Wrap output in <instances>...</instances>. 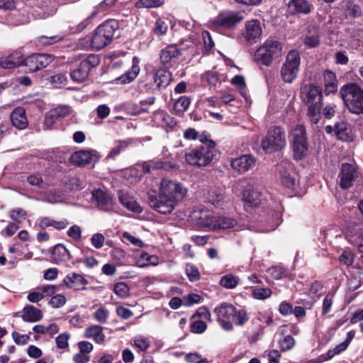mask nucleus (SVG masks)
<instances>
[{"label":"nucleus","mask_w":363,"mask_h":363,"mask_svg":"<svg viewBox=\"0 0 363 363\" xmlns=\"http://www.w3.org/2000/svg\"><path fill=\"white\" fill-rule=\"evenodd\" d=\"M231 84L235 86L239 90L242 95H243L242 91L246 88V83L243 76L242 75H235L230 81Z\"/></svg>","instance_id":"obj_58"},{"label":"nucleus","mask_w":363,"mask_h":363,"mask_svg":"<svg viewBox=\"0 0 363 363\" xmlns=\"http://www.w3.org/2000/svg\"><path fill=\"white\" fill-rule=\"evenodd\" d=\"M345 14L352 18H358L362 15V9L353 1H347L345 5Z\"/></svg>","instance_id":"obj_39"},{"label":"nucleus","mask_w":363,"mask_h":363,"mask_svg":"<svg viewBox=\"0 0 363 363\" xmlns=\"http://www.w3.org/2000/svg\"><path fill=\"white\" fill-rule=\"evenodd\" d=\"M237 225V220L230 217L218 216L216 218L215 230H227L234 228Z\"/></svg>","instance_id":"obj_38"},{"label":"nucleus","mask_w":363,"mask_h":363,"mask_svg":"<svg viewBox=\"0 0 363 363\" xmlns=\"http://www.w3.org/2000/svg\"><path fill=\"white\" fill-rule=\"evenodd\" d=\"M147 203L155 211L161 214H169L175 208L177 203L173 200L164 196L160 193H157L155 190H150L147 194Z\"/></svg>","instance_id":"obj_12"},{"label":"nucleus","mask_w":363,"mask_h":363,"mask_svg":"<svg viewBox=\"0 0 363 363\" xmlns=\"http://www.w3.org/2000/svg\"><path fill=\"white\" fill-rule=\"evenodd\" d=\"M206 80L210 86H216L222 82L227 81V74H220L217 71L211 70L206 73Z\"/></svg>","instance_id":"obj_37"},{"label":"nucleus","mask_w":363,"mask_h":363,"mask_svg":"<svg viewBox=\"0 0 363 363\" xmlns=\"http://www.w3.org/2000/svg\"><path fill=\"white\" fill-rule=\"evenodd\" d=\"M264 199L263 194L253 187L245 188L242 192V200L245 202V208H257Z\"/></svg>","instance_id":"obj_21"},{"label":"nucleus","mask_w":363,"mask_h":363,"mask_svg":"<svg viewBox=\"0 0 363 363\" xmlns=\"http://www.w3.org/2000/svg\"><path fill=\"white\" fill-rule=\"evenodd\" d=\"M135 142L133 138H128L126 140H116L115 143L116 145L113 147L108 154L107 159H114L117 155L124 152L129 146L132 145Z\"/></svg>","instance_id":"obj_33"},{"label":"nucleus","mask_w":363,"mask_h":363,"mask_svg":"<svg viewBox=\"0 0 363 363\" xmlns=\"http://www.w3.org/2000/svg\"><path fill=\"white\" fill-rule=\"evenodd\" d=\"M12 337L16 345H26L30 340L29 335H21L18 332L12 333Z\"/></svg>","instance_id":"obj_62"},{"label":"nucleus","mask_w":363,"mask_h":363,"mask_svg":"<svg viewBox=\"0 0 363 363\" xmlns=\"http://www.w3.org/2000/svg\"><path fill=\"white\" fill-rule=\"evenodd\" d=\"M172 82V73L166 69H159L153 74H146L139 84L142 91L155 93L166 89Z\"/></svg>","instance_id":"obj_5"},{"label":"nucleus","mask_w":363,"mask_h":363,"mask_svg":"<svg viewBox=\"0 0 363 363\" xmlns=\"http://www.w3.org/2000/svg\"><path fill=\"white\" fill-rule=\"evenodd\" d=\"M26 215L27 213L26 211L18 208L13 209L10 212L11 219L18 223H20L22 219H25Z\"/></svg>","instance_id":"obj_60"},{"label":"nucleus","mask_w":363,"mask_h":363,"mask_svg":"<svg viewBox=\"0 0 363 363\" xmlns=\"http://www.w3.org/2000/svg\"><path fill=\"white\" fill-rule=\"evenodd\" d=\"M277 174L281 184L291 191L298 186L294 164L289 160H281L277 166Z\"/></svg>","instance_id":"obj_11"},{"label":"nucleus","mask_w":363,"mask_h":363,"mask_svg":"<svg viewBox=\"0 0 363 363\" xmlns=\"http://www.w3.org/2000/svg\"><path fill=\"white\" fill-rule=\"evenodd\" d=\"M191 103L190 97L187 96H180L174 103V108L175 111L182 113L186 111Z\"/></svg>","instance_id":"obj_40"},{"label":"nucleus","mask_w":363,"mask_h":363,"mask_svg":"<svg viewBox=\"0 0 363 363\" xmlns=\"http://www.w3.org/2000/svg\"><path fill=\"white\" fill-rule=\"evenodd\" d=\"M256 158L251 154L242 155L230 161L232 169L238 174H243L251 169L256 163Z\"/></svg>","instance_id":"obj_18"},{"label":"nucleus","mask_w":363,"mask_h":363,"mask_svg":"<svg viewBox=\"0 0 363 363\" xmlns=\"http://www.w3.org/2000/svg\"><path fill=\"white\" fill-rule=\"evenodd\" d=\"M27 182L33 186H37L40 188L44 187L43 178L39 174H32L28 177Z\"/></svg>","instance_id":"obj_63"},{"label":"nucleus","mask_w":363,"mask_h":363,"mask_svg":"<svg viewBox=\"0 0 363 363\" xmlns=\"http://www.w3.org/2000/svg\"><path fill=\"white\" fill-rule=\"evenodd\" d=\"M63 288V284L59 285H45L38 288L39 290L42 291V293L45 296H55L54 294L59 290Z\"/></svg>","instance_id":"obj_49"},{"label":"nucleus","mask_w":363,"mask_h":363,"mask_svg":"<svg viewBox=\"0 0 363 363\" xmlns=\"http://www.w3.org/2000/svg\"><path fill=\"white\" fill-rule=\"evenodd\" d=\"M69 337V335L67 333L60 334L55 339L57 348L64 350L68 347Z\"/></svg>","instance_id":"obj_56"},{"label":"nucleus","mask_w":363,"mask_h":363,"mask_svg":"<svg viewBox=\"0 0 363 363\" xmlns=\"http://www.w3.org/2000/svg\"><path fill=\"white\" fill-rule=\"evenodd\" d=\"M207 328L206 323L201 320H193L191 319V325L189 330L194 334H201L206 331Z\"/></svg>","instance_id":"obj_44"},{"label":"nucleus","mask_w":363,"mask_h":363,"mask_svg":"<svg viewBox=\"0 0 363 363\" xmlns=\"http://www.w3.org/2000/svg\"><path fill=\"white\" fill-rule=\"evenodd\" d=\"M333 295L331 294H328L325 296L323 301V308H322V315H327L329 312H330L333 303Z\"/></svg>","instance_id":"obj_54"},{"label":"nucleus","mask_w":363,"mask_h":363,"mask_svg":"<svg viewBox=\"0 0 363 363\" xmlns=\"http://www.w3.org/2000/svg\"><path fill=\"white\" fill-rule=\"evenodd\" d=\"M262 34V28L259 20L252 19L245 23V29L242 33L245 40L250 43H256Z\"/></svg>","instance_id":"obj_19"},{"label":"nucleus","mask_w":363,"mask_h":363,"mask_svg":"<svg viewBox=\"0 0 363 363\" xmlns=\"http://www.w3.org/2000/svg\"><path fill=\"white\" fill-rule=\"evenodd\" d=\"M10 118L13 126L18 130H23L28 127V121L23 107L16 108L11 113Z\"/></svg>","instance_id":"obj_26"},{"label":"nucleus","mask_w":363,"mask_h":363,"mask_svg":"<svg viewBox=\"0 0 363 363\" xmlns=\"http://www.w3.org/2000/svg\"><path fill=\"white\" fill-rule=\"evenodd\" d=\"M66 303V298L62 294H57L51 297L49 304L54 308L62 307Z\"/></svg>","instance_id":"obj_55"},{"label":"nucleus","mask_w":363,"mask_h":363,"mask_svg":"<svg viewBox=\"0 0 363 363\" xmlns=\"http://www.w3.org/2000/svg\"><path fill=\"white\" fill-rule=\"evenodd\" d=\"M68 225L69 222L67 219L55 220L49 217H43L39 222V226L42 230H45L49 227H52L55 230H61L66 228Z\"/></svg>","instance_id":"obj_32"},{"label":"nucleus","mask_w":363,"mask_h":363,"mask_svg":"<svg viewBox=\"0 0 363 363\" xmlns=\"http://www.w3.org/2000/svg\"><path fill=\"white\" fill-rule=\"evenodd\" d=\"M354 259V255L351 250H344L339 257V261L341 264L347 267L351 266Z\"/></svg>","instance_id":"obj_48"},{"label":"nucleus","mask_w":363,"mask_h":363,"mask_svg":"<svg viewBox=\"0 0 363 363\" xmlns=\"http://www.w3.org/2000/svg\"><path fill=\"white\" fill-rule=\"evenodd\" d=\"M216 216L208 209H201L195 215L196 225L200 228H208L215 230Z\"/></svg>","instance_id":"obj_24"},{"label":"nucleus","mask_w":363,"mask_h":363,"mask_svg":"<svg viewBox=\"0 0 363 363\" xmlns=\"http://www.w3.org/2000/svg\"><path fill=\"white\" fill-rule=\"evenodd\" d=\"M290 136L293 158L296 161L302 160L307 157L309 149L306 127L296 125L291 130Z\"/></svg>","instance_id":"obj_7"},{"label":"nucleus","mask_w":363,"mask_h":363,"mask_svg":"<svg viewBox=\"0 0 363 363\" xmlns=\"http://www.w3.org/2000/svg\"><path fill=\"white\" fill-rule=\"evenodd\" d=\"M119 23L115 19H108L100 24L94 30L91 40L92 48L99 50L108 45L113 39Z\"/></svg>","instance_id":"obj_4"},{"label":"nucleus","mask_w":363,"mask_h":363,"mask_svg":"<svg viewBox=\"0 0 363 363\" xmlns=\"http://www.w3.org/2000/svg\"><path fill=\"white\" fill-rule=\"evenodd\" d=\"M286 146V133L280 125L271 126L261 140V147L267 154L282 150Z\"/></svg>","instance_id":"obj_8"},{"label":"nucleus","mask_w":363,"mask_h":363,"mask_svg":"<svg viewBox=\"0 0 363 363\" xmlns=\"http://www.w3.org/2000/svg\"><path fill=\"white\" fill-rule=\"evenodd\" d=\"M119 201L123 206L134 213H140L143 211L142 206L128 193L120 192Z\"/></svg>","instance_id":"obj_28"},{"label":"nucleus","mask_w":363,"mask_h":363,"mask_svg":"<svg viewBox=\"0 0 363 363\" xmlns=\"http://www.w3.org/2000/svg\"><path fill=\"white\" fill-rule=\"evenodd\" d=\"M243 20L240 12H220L213 21V26L217 28L233 29Z\"/></svg>","instance_id":"obj_16"},{"label":"nucleus","mask_w":363,"mask_h":363,"mask_svg":"<svg viewBox=\"0 0 363 363\" xmlns=\"http://www.w3.org/2000/svg\"><path fill=\"white\" fill-rule=\"evenodd\" d=\"M61 35H55L52 36L42 35L38 38V43L44 46H50L54 45L63 39Z\"/></svg>","instance_id":"obj_45"},{"label":"nucleus","mask_w":363,"mask_h":363,"mask_svg":"<svg viewBox=\"0 0 363 363\" xmlns=\"http://www.w3.org/2000/svg\"><path fill=\"white\" fill-rule=\"evenodd\" d=\"M357 177L355 167L349 163H342L338 174L339 185L342 189H348L353 185Z\"/></svg>","instance_id":"obj_17"},{"label":"nucleus","mask_w":363,"mask_h":363,"mask_svg":"<svg viewBox=\"0 0 363 363\" xmlns=\"http://www.w3.org/2000/svg\"><path fill=\"white\" fill-rule=\"evenodd\" d=\"M63 283V286L65 285L69 289L82 290L88 284V281L82 274L71 272L65 277Z\"/></svg>","instance_id":"obj_25"},{"label":"nucleus","mask_w":363,"mask_h":363,"mask_svg":"<svg viewBox=\"0 0 363 363\" xmlns=\"http://www.w3.org/2000/svg\"><path fill=\"white\" fill-rule=\"evenodd\" d=\"M289 7L293 13L308 14L311 11L312 5L307 0H291Z\"/></svg>","instance_id":"obj_34"},{"label":"nucleus","mask_w":363,"mask_h":363,"mask_svg":"<svg viewBox=\"0 0 363 363\" xmlns=\"http://www.w3.org/2000/svg\"><path fill=\"white\" fill-rule=\"evenodd\" d=\"M99 63L100 57L98 55H89L70 72V78L75 82H84L88 77L91 69L97 67Z\"/></svg>","instance_id":"obj_13"},{"label":"nucleus","mask_w":363,"mask_h":363,"mask_svg":"<svg viewBox=\"0 0 363 363\" xmlns=\"http://www.w3.org/2000/svg\"><path fill=\"white\" fill-rule=\"evenodd\" d=\"M302 101L307 106V117L311 124H317L321 119L323 94L321 87L314 84H306L301 89Z\"/></svg>","instance_id":"obj_1"},{"label":"nucleus","mask_w":363,"mask_h":363,"mask_svg":"<svg viewBox=\"0 0 363 363\" xmlns=\"http://www.w3.org/2000/svg\"><path fill=\"white\" fill-rule=\"evenodd\" d=\"M214 313L216 314L217 320L222 328L227 331L233 330V323L238 326H242L250 319L245 310H238L233 304L226 302L216 307Z\"/></svg>","instance_id":"obj_2"},{"label":"nucleus","mask_w":363,"mask_h":363,"mask_svg":"<svg viewBox=\"0 0 363 363\" xmlns=\"http://www.w3.org/2000/svg\"><path fill=\"white\" fill-rule=\"evenodd\" d=\"M163 3L164 0H139L136 5L138 8H155Z\"/></svg>","instance_id":"obj_53"},{"label":"nucleus","mask_w":363,"mask_h":363,"mask_svg":"<svg viewBox=\"0 0 363 363\" xmlns=\"http://www.w3.org/2000/svg\"><path fill=\"white\" fill-rule=\"evenodd\" d=\"M85 337L93 338L96 343H103L105 340V335L103 333V327L98 325H93L85 330Z\"/></svg>","instance_id":"obj_35"},{"label":"nucleus","mask_w":363,"mask_h":363,"mask_svg":"<svg viewBox=\"0 0 363 363\" xmlns=\"http://www.w3.org/2000/svg\"><path fill=\"white\" fill-rule=\"evenodd\" d=\"M67 236L76 242L82 240V229L77 225H72L67 232Z\"/></svg>","instance_id":"obj_51"},{"label":"nucleus","mask_w":363,"mask_h":363,"mask_svg":"<svg viewBox=\"0 0 363 363\" xmlns=\"http://www.w3.org/2000/svg\"><path fill=\"white\" fill-rule=\"evenodd\" d=\"M186 274L191 282L197 281L201 277L198 268L191 263L186 264Z\"/></svg>","instance_id":"obj_42"},{"label":"nucleus","mask_w":363,"mask_h":363,"mask_svg":"<svg viewBox=\"0 0 363 363\" xmlns=\"http://www.w3.org/2000/svg\"><path fill=\"white\" fill-rule=\"evenodd\" d=\"M151 164V167H152L153 170L157 169H172L175 167V164H172L171 162L167 161H150Z\"/></svg>","instance_id":"obj_50"},{"label":"nucleus","mask_w":363,"mask_h":363,"mask_svg":"<svg viewBox=\"0 0 363 363\" xmlns=\"http://www.w3.org/2000/svg\"><path fill=\"white\" fill-rule=\"evenodd\" d=\"M272 294V291L269 288L264 287L255 289L252 291V297L258 300H264L270 297Z\"/></svg>","instance_id":"obj_46"},{"label":"nucleus","mask_w":363,"mask_h":363,"mask_svg":"<svg viewBox=\"0 0 363 363\" xmlns=\"http://www.w3.org/2000/svg\"><path fill=\"white\" fill-rule=\"evenodd\" d=\"M159 193L177 203L185 197L187 190L181 183L164 178L160 182Z\"/></svg>","instance_id":"obj_15"},{"label":"nucleus","mask_w":363,"mask_h":363,"mask_svg":"<svg viewBox=\"0 0 363 363\" xmlns=\"http://www.w3.org/2000/svg\"><path fill=\"white\" fill-rule=\"evenodd\" d=\"M109 315L108 311L105 308H98L93 314L95 320L101 323H106Z\"/></svg>","instance_id":"obj_52"},{"label":"nucleus","mask_w":363,"mask_h":363,"mask_svg":"<svg viewBox=\"0 0 363 363\" xmlns=\"http://www.w3.org/2000/svg\"><path fill=\"white\" fill-rule=\"evenodd\" d=\"M183 49L177 47V44H170L161 50L160 60L161 64L166 67H172V63L182 55Z\"/></svg>","instance_id":"obj_20"},{"label":"nucleus","mask_w":363,"mask_h":363,"mask_svg":"<svg viewBox=\"0 0 363 363\" xmlns=\"http://www.w3.org/2000/svg\"><path fill=\"white\" fill-rule=\"evenodd\" d=\"M51 259L54 263L60 264L70 260L72 255L64 245L57 244L51 251Z\"/></svg>","instance_id":"obj_27"},{"label":"nucleus","mask_w":363,"mask_h":363,"mask_svg":"<svg viewBox=\"0 0 363 363\" xmlns=\"http://www.w3.org/2000/svg\"><path fill=\"white\" fill-rule=\"evenodd\" d=\"M334 130L337 138L342 141H350L352 136L350 134L347 123L343 121L336 123Z\"/></svg>","instance_id":"obj_36"},{"label":"nucleus","mask_w":363,"mask_h":363,"mask_svg":"<svg viewBox=\"0 0 363 363\" xmlns=\"http://www.w3.org/2000/svg\"><path fill=\"white\" fill-rule=\"evenodd\" d=\"M219 283L223 287L231 289L237 286L238 281L235 276L227 274L220 279Z\"/></svg>","instance_id":"obj_41"},{"label":"nucleus","mask_w":363,"mask_h":363,"mask_svg":"<svg viewBox=\"0 0 363 363\" xmlns=\"http://www.w3.org/2000/svg\"><path fill=\"white\" fill-rule=\"evenodd\" d=\"M140 59L134 56L132 60V66L124 74L116 78L115 82L118 84H127L133 82L140 72Z\"/></svg>","instance_id":"obj_22"},{"label":"nucleus","mask_w":363,"mask_h":363,"mask_svg":"<svg viewBox=\"0 0 363 363\" xmlns=\"http://www.w3.org/2000/svg\"><path fill=\"white\" fill-rule=\"evenodd\" d=\"M301 64L300 53L296 50H290L281 68V77L286 83H292L297 77Z\"/></svg>","instance_id":"obj_10"},{"label":"nucleus","mask_w":363,"mask_h":363,"mask_svg":"<svg viewBox=\"0 0 363 363\" xmlns=\"http://www.w3.org/2000/svg\"><path fill=\"white\" fill-rule=\"evenodd\" d=\"M42 311L32 305H26L23 309L22 319L25 322L35 323L43 318Z\"/></svg>","instance_id":"obj_30"},{"label":"nucleus","mask_w":363,"mask_h":363,"mask_svg":"<svg viewBox=\"0 0 363 363\" xmlns=\"http://www.w3.org/2000/svg\"><path fill=\"white\" fill-rule=\"evenodd\" d=\"M279 311L282 315H289L292 313V305L286 301H282L279 304Z\"/></svg>","instance_id":"obj_64"},{"label":"nucleus","mask_w":363,"mask_h":363,"mask_svg":"<svg viewBox=\"0 0 363 363\" xmlns=\"http://www.w3.org/2000/svg\"><path fill=\"white\" fill-rule=\"evenodd\" d=\"M92 197L101 209L107 210L111 206V197L107 192L100 189H94L92 191Z\"/></svg>","instance_id":"obj_29"},{"label":"nucleus","mask_w":363,"mask_h":363,"mask_svg":"<svg viewBox=\"0 0 363 363\" xmlns=\"http://www.w3.org/2000/svg\"><path fill=\"white\" fill-rule=\"evenodd\" d=\"M96 152L95 150H81L73 153L69 159L71 164L77 167H84L91 164L93 161L97 160L94 159Z\"/></svg>","instance_id":"obj_23"},{"label":"nucleus","mask_w":363,"mask_h":363,"mask_svg":"<svg viewBox=\"0 0 363 363\" xmlns=\"http://www.w3.org/2000/svg\"><path fill=\"white\" fill-rule=\"evenodd\" d=\"M211 313L207 307H200L196 312L191 316V319L194 320L196 317L202 318L208 320H211Z\"/></svg>","instance_id":"obj_61"},{"label":"nucleus","mask_w":363,"mask_h":363,"mask_svg":"<svg viewBox=\"0 0 363 363\" xmlns=\"http://www.w3.org/2000/svg\"><path fill=\"white\" fill-rule=\"evenodd\" d=\"M129 286L125 282H118L114 284L113 291L121 298L127 297L129 294Z\"/></svg>","instance_id":"obj_47"},{"label":"nucleus","mask_w":363,"mask_h":363,"mask_svg":"<svg viewBox=\"0 0 363 363\" xmlns=\"http://www.w3.org/2000/svg\"><path fill=\"white\" fill-rule=\"evenodd\" d=\"M323 82L324 85L325 84H338L336 74L330 70V69H325L323 72Z\"/></svg>","instance_id":"obj_57"},{"label":"nucleus","mask_w":363,"mask_h":363,"mask_svg":"<svg viewBox=\"0 0 363 363\" xmlns=\"http://www.w3.org/2000/svg\"><path fill=\"white\" fill-rule=\"evenodd\" d=\"M105 237L103 234L97 233L91 238V245L96 249H101L104 244Z\"/></svg>","instance_id":"obj_59"},{"label":"nucleus","mask_w":363,"mask_h":363,"mask_svg":"<svg viewBox=\"0 0 363 363\" xmlns=\"http://www.w3.org/2000/svg\"><path fill=\"white\" fill-rule=\"evenodd\" d=\"M210 147L201 145L186 152L185 160L190 164L198 167H205L210 164L214 157L216 143L210 141Z\"/></svg>","instance_id":"obj_9"},{"label":"nucleus","mask_w":363,"mask_h":363,"mask_svg":"<svg viewBox=\"0 0 363 363\" xmlns=\"http://www.w3.org/2000/svg\"><path fill=\"white\" fill-rule=\"evenodd\" d=\"M282 50L281 43L269 38L257 49L255 54V60L257 64L269 67L274 60L281 56Z\"/></svg>","instance_id":"obj_6"},{"label":"nucleus","mask_w":363,"mask_h":363,"mask_svg":"<svg viewBox=\"0 0 363 363\" xmlns=\"http://www.w3.org/2000/svg\"><path fill=\"white\" fill-rule=\"evenodd\" d=\"M339 96L349 113L363 115V88L357 82H347L339 89Z\"/></svg>","instance_id":"obj_3"},{"label":"nucleus","mask_w":363,"mask_h":363,"mask_svg":"<svg viewBox=\"0 0 363 363\" xmlns=\"http://www.w3.org/2000/svg\"><path fill=\"white\" fill-rule=\"evenodd\" d=\"M295 345L294 338L290 335H286L279 340V348L281 352H286L291 350Z\"/></svg>","instance_id":"obj_43"},{"label":"nucleus","mask_w":363,"mask_h":363,"mask_svg":"<svg viewBox=\"0 0 363 363\" xmlns=\"http://www.w3.org/2000/svg\"><path fill=\"white\" fill-rule=\"evenodd\" d=\"M23 55L14 52L5 57L0 58V67L4 69H13L22 67Z\"/></svg>","instance_id":"obj_31"},{"label":"nucleus","mask_w":363,"mask_h":363,"mask_svg":"<svg viewBox=\"0 0 363 363\" xmlns=\"http://www.w3.org/2000/svg\"><path fill=\"white\" fill-rule=\"evenodd\" d=\"M55 57L50 54L33 53L26 57H23L22 67H25L27 73L36 72L54 61Z\"/></svg>","instance_id":"obj_14"}]
</instances>
